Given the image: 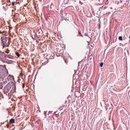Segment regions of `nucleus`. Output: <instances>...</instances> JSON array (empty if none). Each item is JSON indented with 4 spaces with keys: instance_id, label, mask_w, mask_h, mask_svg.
I'll return each mask as SVG.
<instances>
[{
    "instance_id": "nucleus-1",
    "label": "nucleus",
    "mask_w": 130,
    "mask_h": 130,
    "mask_svg": "<svg viewBox=\"0 0 130 130\" xmlns=\"http://www.w3.org/2000/svg\"><path fill=\"white\" fill-rule=\"evenodd\" d=\"M8 75H9L8 70H4L2 72L0 73V78L1 79H5V78H7V77H8Z\"/></svg>"
},
{
    "instance_id": "nucleus-2",
    "label": "nucleus",
    "mask_w": 130,
    "mask_h": 130,
    "mask_svg": "<svg viewBox=\"0 0 130 130\" xmlns=\"http://www.w3.org/2000/svg\"><path fill=\"white\" fill-rule=\"evenodd\" d=\"M12 88V85L11 84H7L4 88V94H7V93H9L10 91H11V89Z\"/></svg>"
},
{
    "instance_id": "nucleus-3",
    "label": "nucleus",
    "mask_w": 130,
    "mask_h": 130,
    "mask_svg": "<svg viewBox=\"0 0 130 130\" xmlns=\"http://www.w3.org/2000/svg\"><path fill=\"white\" fill-rule=\"evenodd\" d=\"M2 42L4 46L8 47L10 45V42L8 38H4L2 40Z\"/></svg>"
},
{
    "instance_id": "nucleus-4",
    "label": "nucleus",
    "mask_w": 130,
    "mask_h": 130,
    "mask_svg": "<svg viewBox=\"0 0 130 130\" xmlns=\"http://www.w3.org/2000/svg\"><path fill=\"white\" fill-rule=\"evenodd\" d=\"M6 53L3 52H0V60H4V57H6Z\"/></svg>"
},
{
    "instance_id": "nucleus-5",
    "label": "nucleus",
    "mask_w": 130,
    "mask_h": 130,
    "mask_svg": "<svg viewBox=\"0 0 130 130\" xmlns=\"http://www.w3.org/2000/svg\"><path fill=\"white\" fill-rule=\"evenodd\" d=\"M7 81H14L15 78H14V76L13 75H9L7 78Z\"/></svg>"
},
{
    "instance_id": "nucleus-6",
    "label": "nucleus",
    "mask_w": 130,
    "mask_h": 130,
    "mask_svg": "<svg viewBox=\"0 0 130 130\" xmlns=\"http://www.w3.org/2000/svg\"><path fill=\"white\" fill-rule=\"evenodd\" d=\"M7 70V68L4 66H0V73Z\"/></svg>"
},
{
    "instance_id": "nucleus-7",
    "label": "nucleus",
    "mask_w": 130,
    "mask_h": 130,
    "mask_svg": "<svg viewBox=\"0 0 130 130\" xmlns=\"http://www.w3.org/2000/svg\"><path fill=\"white\" fill-rule=\"evenodd\" d=\"M5 57H7V58H11V59H14V58H15L14 56L10 54H6Z\"/></svg>"
},
{
    "instance_id": "nucleus-8",
    "label": "nucleus",
    "mask_w": 130,
    "mask_h": 130,
    "mask_svg": "<svg viewBox=\"0 0 130 130\" xmlns=\"http://www.w3.org/2000/svg\"><path fill=\"white\" fill-rule=\"evenodd\" d=\"M0 34H3V36H8V32L7 31H1L0 30Z\"/></svg>"
},
{
    "instance_id": "nucleus-9",
    "label": "nucleus",
    "mask_w": 130,
    "mask_h": 130,
    "mask_svg": "<svg viewBox=\"0 0 130 130\" xmlns=\"http://www.w3.org/2000/svg\"><path fill=\"white\" fill-rule=\"evenodd\" d=\"M10 123H15V119L12 118L9 121Z\"/></svg>"
},
{
    "instance_id": "nucleus-10",
    "label": "nucleus",
    "mask_w": 130,
    "mask_h": 130,
    "mask_svg": "<svg viewBox=\"0 0 130 130\" xmlns=\"http://www.w3.org/2000/svg\"><path fill=\"white\" fill-rule=\"evenodd\" d=\"M15 54L17 57H20V56H21V54H20V53H19L18 52H16Z\"/></svg>"
},
{
    "instance_id": "nucleus-11",
    "label": "nucleus",
    "mask_w": 130,
    "mask_h": 130,
    "mask_svg": "<svg viewBox=\"0 0 130 130\" xmlns=\"http://www.w3.org/2000/svg\"><path fill=\"white\" fill-rule=\"evenodd\" d=\"M14 92H15V89H14L13 90L12 89L11 91H10V93H9V95H13Z\"/></svg>"
},
{
    "instance_id": "nucleus-12",
    "label": "nucleus",
    "mask_w": 130,
    "mask_h": 130,
    "mask_svg": "<svg viewBox=\"0 0 130 130\" xmlns=\"http://www.w3.org/2000/svg\"><path fill=\"white\" fill-rule=\"evenodd\" d=\"M4 87V83H3L2 82H0V89H3Z\"/></svg>"
},
{
    "instance_id": "nucleus-13",
    "label": "nucleus",
    "mask_w": 130,
    "mask_h": 130,
    "mask_svg": "<svg viewBox=\"0 0 130 130\" xmlns=\"http://www.w3.org/2000/svg\"><path fill=\"white\" fill-rule=\"evenodd\" d=\"M5 53H10V49H8L7 50L5 51Z\"/></svg>"
},
{
    "instance_id": "nucleus-14",
    "label": "nucleus",
    "mask_w": 130,
    "mask_h": 130,
    "mask_svg": "<svg viewBox=\"0 0 130 130\" xmlns=\"http://www.w3.org/2000/svg\"><path fill=\"white\" fill-rule=\"evenodd\" d=\"M118 39H119V40L122 41V37L121 36L119 37Z\"/></svg>"
},
{
    "instance_id": "nucleus-15",
    "label": "nucleus",
    "mask_w": 130,
    "mask_h": 130,
    "mask_svg": "<svg viewBox=\"0 0 130 130\" xmlns=\"http://www.w3.org/2000/svg\"><path fill=\"white\" fill-rule=\"evenodd\" d=\"M104 63H103V62H101L100 63V67H101V68H102L103 67V64H104Z\"/></svg>"
},
{
    "instance_id": "nucleus-16",
    "label": "nucleus",
    "mask_w": 130,
    "mask_h": 130,
    "mask_svg": "<svg viewBox=\"0 0 130 130\" xmlns=\"http://www.w3.org/2000/svg\"><path fill=\"white\" fill-rule=\"evenodd\" d=\"M47 62H48V61H45V62H43V64H44L45 66V64H47Z\"/></svg>"
},
{
    "instance_id": "nucleus-17",
    "label": "nucleus",
    "mask_w": 130,
    "mask_h": 130,
    "mask_svg": "<svg viewBox=\"0 0 130 130\" xmlns=\"http://www.w3.org/2000/svg\"><path fill=\"white\" fill-rule=\"evenodd\" d=\"M20 76L21 77H23V72L20 73Z\"/></svg>"
},
{
    "instance_id": "nucleus-18",
    "label": "nucleus",
    "mask_w": 130,
    "mask_h": 130,
    "mask_svg": "<svg viewBox=\"0 0 130 130\" xmlns=\"http://www.w3.org/2000/svg\"><path fill=\"white\" fill-rule=\"evenodd\" d=\"M79 36H82V33H81V31H79Z\"/></svg>"
},
{
    "instance_id": "nucleus-19",
    "label": "nucleus",
    "mask_w": 130,
    "mask_h": 130,
    "mask_svg": "<svg viewBox=\"0 0 130 130\" xmlns=\"http://www.w3.org/2000/svg\"><path fill=\"white\" fill-rule=\"evenodd\" d=\"M6 126H7V128H9V124H6Z\"/></svg>"
},
{
    "instance_id": "nucleus-20",
    "label": "nucleus",
    "mask_w": 130,
    "mask_h": 130,
    "mask_svg": "<svg viewBox=\"0 0 130 130\" xmlns=\"http://www.w3.org/2000/svg\"><path fill=\"white\" fill-rule=\"evenodd\" d=\"M22 88H25V84H23Z\"/></svg>"
},
{
    "instance_id": "nucleus-21",
    "label": "nucleus",
    "mask_w": 130,
    "mask_h": 130,
    "mask_svg": "<svg viewBox=\"0 0 130 130\" xmlns=\"http://www.w3.org/2000/svg\"><path fill=\"white\" fill-rule=\"evenodd\" d=\"M12 5H13V6H14L15 5V3L12 2Z\"/></svg>"
},
{
    "instance_id": "nucleus-22",
    "label": "nucleus",
    "mask_w": 130,
    "mask_h": 130,
    "mask_svg": "<svg viewBox=\"0 0 130 130\" xmlns=\"http://www.w3.org/2000/svg\"><path fill=\"white\" fill-rule=\"evenodd\" d=\"M31 38H33V36H31Z\"/></svg>"
}]
</instances>
